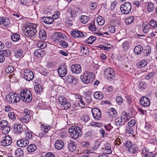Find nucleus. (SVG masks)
<instances>
[{
    "instance_id": "1",
    "label": "nucleus",
    "mask_w": 157,
    "mask_h": 157,
    "mask_svg": "<svg viewBox=\"0 0 157 157\" xmlns=\"http://www.w3.org/2000/svg\"><path fill=\"white\" fill-rule=\"evenodd\" d=\"M37 25L30 23L27 27H25L24 31L25 32V35L29 37H33L37 32L36 28Z\"/></svg>"
},
{
    "instance_id": "2",
    "label": "nucleus",
    "mask_w": 157,
    "mask_h": 157,
    "mask_svg": "<svg viewBox=\"0 0 157 157\" xmlns=\"http://www.w3.org/2000/svg\"><path fill=\"white\" fill-rule=\"evenodd\" d=\"M20 96L22 100L25 102H30L32 99V96L30 91L27 89H24L21 91Z\"/></svg>"
},
{
    "instance_id": "3",
    "label": "nucleus",
    "mask_w": 157,
    "mask_h": 157,
    "mask_svg": "<svg viewBox=\"0 0 157 157\" xmlns=\"http://www.w3.org/2000/svg\"><path fill=\"white\" fill-rule=\"evenodd\" d=\"M94 77V73L93 72L85 71L83 74L81 76L80 78L83 82L88 84L93 81Z\"/></svg>"
},
{
    "instance_id": "4",
    "label": "nucleus",
    "mask_w": 157,
    "mask_h": 157,
    "mask_svg": "<svg viewBox=\"0 0 157 157\" xmlns=\"http://www.w3.org/2000/svg\"><path fill=\"white\" fill-rule=\"evenodd\" d=\"M69 132L71 137L74 139H77L82 135L81 128L78 126L71 127L69 129Z\"/></svg>"
},
{
    "instance_id": "5",
    "label": "nucleus",
    "mask_w": 157,
    "mask_h": 157,
    "mask_svg": "<svg viewBox=\"0 0 157 157\" xmlns=\"http://www.w3.org/2000/svg\"><path fill=\"white\" fill-rule=\"evenodd\" d=\"M6 99L9 103L15 104L19 102L20 98L18 96V94L15 93H10L7 94L6 97Z\"/></svg>"
},
{
    "instance_id": "6",
    "label": "nucleus",
    "mask_w": 157,
    "mask_h": 157,
    "mask_svg": "<svg viewBox=\"0 0 157 157\" xmlns=\"http://www.w3.org/2000/svg\"><path fill=\"white\" fill-rule=\"evenodd\" d=\"M105 75L107 80L109 82L113 81L115 76V71L113 68L109 67L105 70Z\"/></svg>"
},
{
    "instance_id": "7",
    "label": "nucleus",
    "mask_w": 157,
    "mask_h": 157,
    "mask_svg": "<svg viewBox=\"0 0 157 157\" xmlns=\"http://www.w3.org/2000/svg\"><path fill=\"white\" fill-rule=\"evenodd\" d=\"M124 146L128 148V151L131 154L135 153L138 150V148L137 146L133 144L131 141L128 140L124 144Z\"/></svg>"
},
{
    "instance_id": "8",
    "label": "nucleus",
    "mask_w": 157,
    "mask_h": 157,
    "mask_svg": "<svg viewBox=\"0 0 157 157\" xmlns=\"http://www.w3.org/2000/svg\"><path fill=\"white\" fill-rule=\"evenodd\" d=\"M13 128L14 132L17 134L26 131V127L24 125H23L17 123L14 124Z\"/></svg>"
},
{
    "instance_id": "9",
    "label": "nucleus",
    "mask_w": 157,
    "mask_h": 157,
    "mask_svg": "<svg viewBox=\"0 0 157 157\" xmlns=\"http://www.w3.org/2000/svg\"><path fill=\"white\" fill-rule=\"evenodd\" d=\"M120 9L123 14H128L131 11V4L129 2H126L121 5Z\"/></svg>"
},
{
    "instance_id": "10",
    "label": "nucleus",
    "mask_w": 157,
    "mask_h": 157,
    "mask_svg": "<svg viewBox=\"0 0 157 157\" xmlns=\"http://www.w3.org/2000/svg\"><path fill=\"white\" fill-rule=\"evenodd\" d=\"M24 78L27 81H29L34 78V75L33 72L29 69H25L24 71Z\"/></svg>"
},
{
    "instance_id": "11",
    "label": "nucleus",
    "mask_w": 157,
    "mask_h": 157,
    "mask_svg": "<svg viewBox=\"0 0 157 157\" xmlns=\"http://www.w3.org/2000/svg\"><path fill=\"white\" fill-rule=\"evenodd\" d=\"M143 30L145 33H149V35H151V36L154 37L155 35L152 32V29L150 25L148 24L144 23L142 25Z\"/></svg>"
},
{
    "instance_id": "12",
    "label": "nucleus",
    "mask_w": 157,
    "mask_h": 157,
    "mask_svg": "<svg viewBox=\"0 0 157 157\" xmlns=\"http://www.w3.org/2000/svg\"><path fill=\"white\" fill-rule=\"evenodd\" d=\"M92 115L95 120H99L101 117V113L100 110L98 108H94L91 110Z\"/></svg>"
},
{
    "instance_id": "13",
    "label": "nucleus",
    "mask_w": 157,
    "mask_h": 157,
    "mask_svg": "<svg viewBox=\"0 0 157 157\" xmlns=\"http://www.w3.org/2000/svg\"><path fill=\"white\" fill-rule=\"evenodd\" d=\"M12 142L11 137L9 136H6L3 137L1 141V144L3 146H8L10 145Z\"/></svg>"
},
{
    "instance_id": "14",
    "label": "nucleus",
    "mask_w": 157,
    "mask_h": 157,
    "mask_svg": "<svg viewBox=\"0 0 157 157\" xmlns=\"http://www.w3.org/2000/svg\"><path fill=\"white\" fill-rule=\"evenodd\" d=\"M59 103L62 105H63L66 109H69L71 106L70 103L68 102L66 98L63 96H60L58 98Z\"/></svg>"
},
{
    "instance_id": "15",
    "label": "nucleus",
    "mask_w": 157,
    "mask_h": 157,
    "mask_svg": "<svg viewBox=\"0 0 157 157\" xmlns=\"http://www.w3.org/2000/svg\"><path fill=\"white\" fill-rule=\"evenodd\" d=\"M101 151L104 154H110L112 152L110 144L108 143H106L101 149Z\"/></svg>"
},
{
    "instance_id": "16",
    "label": "nucleus",
    "mask_w": 157,
    "mask_h": 157,
    "mask_svg": "<svg viewBox=\"0 0 157 157\" xmlns=\"http://www.w3.org/2000/svg\"><path fill=\"white\" fill-rule=\"evenodd\" d=\"M40 128L43 132L39 133L38 135L39 136H47L46 135L49 130L48 126L46 124H42L40 126Z\"/></svg>"
},
{
    "instance_id": "17",
    "label": "nucleus",
    "mask_w": 157,
    "mask_h": 157,
    "mask_svg": "<svg viewBox=\"0 0 157 157\" xmlns=\"http://www.w3.org/2000/svg\"><path fill=\"white\" fill-rule=\"evenodd\" d=\"M64 36V34H62L61 33L56 32L52 34L51 38L56 42L57 40L59 42L62 39H63V37Z\"/></svg>"
},
{
    "instance_id": "18",
    "label": "nucleus",
    "mask_w": 157,
    "mask_h": 157,
    "mask_svg": "<svg viewBox=\"0 0 157 157\" xmlns=\"http://www.w3.org/2000/svg\"><path fill=\"white\" fill-rule=\"evenodd\" d=\"M71 69L73 73L78 74L82 71L81 67L79 64H73L71 65Z\"/></svg>"
},
{
    "instance_id": "19",
    "label": "nucleus",
    "mask_w": 157,
    "mask_h": 157,
    "mask_svg": "<svg viewBox=\"0 0 157 157\" xmlns=\"http://www.w3.org/2000/svg\"><path fill=\"white\" fill-rule=\"evenodd\" d=\"M140 103L142 106L147 107L150 105V101L147 97H143L140 99Z\"/></svg>"
},
{
    "instance_id": "20",
    "label": "nucleus",
    "mask_w": 157,
    "mask_h": 157,
    "mask_svg": "<svg viewBox=\"0 0 157 157\" xmlns=\"http://www.w3.org/2000/svg\"><path fill=\"white\" fill-rule=\"evenodd\" d=\"M75 97L79 106L82 108H84L86 105L84 101L85 98L78 94L75 95Z\"/></svg>"
},
{
    "instance_id": "21",
    "label": "nucleus",
    "mask_w": 157,
    "mask_h": 157,
    "mask_svg": "<svg viewBox=\"0 0 157 157\" xmlns=\"http://www.w3.org/2000/svg\"><path fill=\"white\" fill-rule=\"evenodd\" d=\"M67 71V67L63 66L59 67L58 70V73L61 77H64L66 75Z\"/></svg>"
},
{
    "instance_id": "22",
    "label": "nucleus",
    "mask_w": 157,
    "mask_h": 157,
    "mask_svg": "<svg viewBox=\"0 0 157 157\" xmlns=\"http://www.w3.org/2000/svg\"><path fill=\"white\" fill-rule=\"evenodd\" d=\"M29 144V141L26 139L23 138L18 140L17 142L18 146L20 147H24L26 146Z\"/></svg>"
},
{
    "instance_id": "23",
    "label": "nucleus",
    "mask_w": 157,
    "mask_h": 157,
    "mask_svg": "<svg viewBox=\"0 0 157 157\" xmlns=\"http://www.w3.org/2000/svg\"><path fill=\"white\" fill-rule=\"evenodd\" d=\"M66 82L69 83H72L73 84H76L78 82L77 79L75 77L70 75L66 77Z\"/></svg>"
},
{
    "instance_id": "24",
    "label": "nucleus",
    "mask_w": 157,
    "mask_h": 157,
    "mask_svg": "<svg viewBox=\"0 0 157 157\" xmlns=\"http://www.w3.org/2000/svg\"><path fill=\"white\" fill-rule=\"evenodd\" d=\"M71 34L75 38L83 37L84 36V34L81 31L77 30L71 31Z\"/></svg>"
},
{
    "instance_id": "25",
    "label": "nucleus",
    "mask_w": 157,
    "mask_h": 157,
    "mask_svg": "<svg viewBox=\"0 0 157 157\" xmlns=\"http://www.w3.org/2000/svg\"><path fill=\"white\" fill-rule=\"evenodd\" d=\"M143 155L145 157H155V155L148 151L147 149L144 147L142 150Z\"/></svg>"
},
{
    "instance_id": "26",
    "label": "nucleus",
    "mask_w": 157,
    "mask_h": 157,
    "mask_svg": "<svg viewBox=\"0 0 157 157\" xmlns=\"http://www.w3.org/2000/svg\"><path fill=\"white\" fill-rule=\"evenodd\" d=\"M34 54L36 57L40 58L44 56L45 54V51L42 49H37L35 50Z\"/></svg>"
},
{
    "instance_id": "27",
    "label": "nucleus",
    "mask_w": 157,
    "mask_h": 157,
    "mask_svg": "<svg viewBox=\"0 0 157 157\" xmlns=\"http://www.w3.org/2000/svg\"><path fill=\"white\" fill-rule=\"evenodd\" d=\"M107 113L109 117L111 118L115 117L117 115V111L113 108L109 109Z\"/></svg>"
},
{
    "instance_id": "28",
    "label": "nucleus",
    "mask_w": 157,
    "mask_h": 157,
    "mask_svg": "<svg viewBox=\"0 0 157 157\" xmlns=\"http://www.w3.org/2000/svg\"><path fill=\"white\" fill-rule=\"evenodd\" d=\"M55 145L56 149L61 150L63 147V143L61 140H57L56 142Z\"/></svg>"
},
{
    "instance_id": "29",
    "label": "nucleus",
    "mask_w": 157,
    "mask_h": 157,
    "mask_svg": "<svg viewBox=\"0 0 157 157\" xmlns=\"http://www.w3.org/2000/svg\"><path fill=\"white\" fill-rule=\"evenodd\" d=\"M14 56L17 58H22L24 56L23 50L20 48L18 49L14 52Z\"/></svg>"
},
{
    "instance_id": "30",
    "label": "nucleus",
    "mask_w": 157,
    "mask_h": 157,
    "mask_svg": "<svg viewBox=\"0 0 157 157\" xmlns=\"http://www.w3.org/2000/svg\"><path fill=\"white\" fill-rule=\"evenodd\" d=\"M143 49L142 47L140 45L136 46L134 48V52L137 55H140L142 53Z\"/></svg>"
},
{
    "instance_id": "31",
    "label": "nucleus",
    "mask_w": 157,
    "mask_h": 157,
    "mask_svg": "<svg viewBox=\"0 0 157 157\" xmlns=\"http://www.w3.org/2000/svg\"><path fill=\"white\" fill-rule=\"evenodd\" d=\"M31 119L30 116L27 115H22V117H20L21 121L22 123H28Z\"/></svg>"
},
{
    "instance_id": "32",
    "label": "nucleus",
    "mask_w": 157,
    "mask_h": 157,
    "mask_svg": "<svg viewBox=\"0 0 157 157\" xmlns=\"http://www.w3.org/2000/svg\"><path fill=\"white\" fill-rule=\"evenodd\" d=\"M47 33L45 30L43 29H41L39 33V36L42 40H45L47 38Z\"/></svg>"
},
{
    "instance_id": "33",
    "label": "nucleus",
    "mask_w": 157,
    "mask_h": 157,
    "mask_svg": "<svg viewBox=\"0 0 157 157\" xmlns=\"http://www.w3.org/2000/svg\"><path fill=\"white\" fill-rule=\"evenodd\" d=\"M151 48L150 46H147L145 47L143 52V55L144 56H147L151 53Z\"/></svg>"
},
{
    "instance_id": "34",
    "label": "nucleus",
    "mask_w": 157,
    "mask_h": 157,
    "mask_svg": "<svg viewBox=\"0 0 157 157\" xmlns=\"http://www.w3.org/2000/svg\"><path fill=\"white\" fill-rule=\"evenodd\" d=\"M15 155L17 157H22L24 156V152L21 148H19L15 151Z\"/></svg>"
},
{
    "instance_id": "35",
    "label": "nucleus",
    "mask_w": 157,
    "mask_h": 157,
    "mask_svg": "<svg viewBox=\"0 0 157 157\" xmlns=\"http://www.w3.org/2000/svg\"><path fill=\"white\" fill-rule=\"evenodd\" d=\"M11 38L12 40L14 42H17L20 39V36L19 34L17 33H13L12 34Z\"/></svg>"
},
{
    "instance_id": "36",
    "label": "nucleus",
    "mask_w": 157,
    "mask_h": 157,
    "mask_svg": "<svg viewBox=\"0 0 157 157\" xmlns=\"http://www.w3.org/2000/svg\"><path fill=\"white\" fill-rule=\"evenodd\" d=\"M129 47V43L128 41H127L124 42L121 45V47L123 50L126 51L128 50Z\"/></svg>"
},
{
    "instance_id": "37",
    "label": "nucleus",
    "mask_w": 157,
    "mask_h": 157,
    "mask_svg": "<svg viewBox=\"0 0 157 157\" xmlns=\"http://www.w3.org/2000/svg\"><path fill=\"white\" fill-rule=\"evenodd\" d=\"M34 89L35 92L38 94H40L43 91V88L41 86L40 84L36 85Z\"/></svg>"
},
{
    "instance_id": "38",
    "label": "nucleus",
    "mask_w": 157,
    "mask_h": 157,
    "mask_svg": "<svg viewBox=\"0 0 157 157\" xmlns=\"http://www.w3.org/2000/svg\"><path fill=\"white\" fill-rule=\"evenodd\" d=\"M94 97L97 99L100 100L102 98L103 96L101 92L96 91L94 93Z\"/></svg>"
},
{
    "instance_id": "39",
    "label": "nucleus",
    "mask_w": 157,
    "mask_h": 157,
    "mask_svg": "<svg viewBox=\"0 0 157 157\" xmlns=\"http://www.w3.org/2000/svg\"><path fill=\"white\" fill-rule=\"evenodd\" d=\"M147 62L145 60H141L140 62L137 63L136 64L137 67L139 68H142L147 65Z\"/></svg>"
},
{
    "instance_id": "40",
    "label": "nucleus",
    "mask_w": 157,
    "mask_h": 157,
    "mask_svg": "<svg viewBox=\"0 0 157 157\" xmlns=\"http://www.w3.org/2000/svg\"><path fill=\"white\" fill-rule=\"evenodd\" d=\"M96 21L98 24L100 25H102L105 22L104 18L101 16H99L97 18Z\"/></svg>"
},
{
    "instance_id": "41",
    "label": "nucleus",
    "mask_w": 157,
    "mask_h": 157,
    "mask_svg": "<svg viewBox=\"0 0 157 157\" xmlns=\"http://www.w3.org/2000/svg\"><path fill=\"white\" fill-rule=\"evenodd\" d=\"M68 147L69 149L71 151H74L76 149V147L75 144V143L70 142L68 145Z\"/></svg>"
},
{
    "instance_id": "42",
    "label": "nucleus",
    "mask_w": 157,
    "mask_h": 157,
    "mask_svg": "<svg viewBox=\"0 0 157 157\" xmlns=\"http://www.w3.org/2000/svg\"><path fill=\"white\" fill-rule=\"evenodd\" d=\"M27 150L29 152H33L36 149V146L34 144H31L27 147Z\"/></svg>"
},
{
    "instance_id": "43",
    "label": "nucleus",
    "mask_w": 157,
    "mask_h": 157,
    "mask_svg": "<svg viewBox=\"0 0 157 157\" xmlns=\"http://www.w3.org/2000/svg\"><path fill=\"white\" fill-rule=\"evenodd\" d=\"M38 47L41 48L40 49L45 48L47 46V43L46 42L43 41L39 42L37 44Z\"/></svg>"
},
{
    "instance_id": "44",
    "label": "nucleus",
    "mask_w": 157,
    "mask_h": 157,
    "mask_svg": "<svg viewBox=\"0 0 157 157\" xmlns=\"http://www.w3.org/2000/svg\"><path fill=\"white\" fill-rule=\"evenodd\" d=\"M123 120L122 118L119 117L117 118L115 120V124L117 126H120L121 125L124 124H123Z\"/></svg>"
},
{
    "instance_id": "45",
    "label": "nucleus",
    "mask_w": 157,
    "mask_h": 157,
    "mask_svg": "<svg viewBox=\"0 0 157 157\" xmlns=\"http://www.w3.org/2000/svg\"><path fill=\"white\" fill-rule=\"evenodd\" d=\"M94 21H92L88 27V29L89 30L92 31H95L96 30V28L95 24Z\"/></svg>"
},
{
    "instance_id": "46",
    "label": "nucleus",
    "mask_w": 157,
    "mask_h": 157,
    "mask_svg": "<svg viewBox=\"0 0 157 157\" xmlns=\"http://www.w3.org/2000/svg\"><path fill=\"white\" fill-rule=\"evenodd\" d=\"M111 24L115 27H118L120 25L119 21L116 19H113L110 21Z\"/></svg>"
},
{
    "instance_id": "47",
    "label": "nucleus",
    "mask_w": 157,
    "mask_h": 157,
    "mask_svg": "<svg viewBox=\"0 0 157 157\" xmlns=\"http://www.w3.org/2000/svg\"><path fill=\"white\" fill-rule=\"evenodd\" d=\"M10 19L8 17H6L4 19L2 24L5 27H8L10 25Z\"/></svg>"
},
{
    "instance_id": "48",
    "label": "nucleus",
    "mask_w": 157,
    "mask_h": 157,
    "mask_svg": "<svg viewBox=\"0 0 157 157\" xmlns=\"http://www.w3.org/2000/svg\"><path fill=\"white\" fill-rule=\"evenodd\" d=\"M96 39V38L94 36H91L88 38L86 41V43L88 44H90L93 43Z\"/></svg>"
},
{
    "instance_id": "49",
    "label": "nucleus",
    "mask_w": 157,
    "mask_h": 157,
    "mask_svg": "<svg viewBox=\"0 0 157 157\" xmlns=\"http://www.w3.org/2000/svg\"><path fill=\"white\" fill-rule=\"evenodd\" d=\"M80 20L81 22L83 24H86L89 20L88 17L85 15L82 16L80 18Z\"/></svg>"
},
{
    "instance_id": "50",
    "label": "nucleus",
    "mask_w": 157,
    "mask_h": 157,
    "mask_svg": "<svg viewBox=\"0 0 157 157\" xmlns=\"http://www.w3.org/2000/svg\"><path fill=\"white\" fill-rule=\"evenodd\" d=\"M155 6L153 3H148L147 5V11L149 12H152L155 8Z\"/></svg>"
},
{
    "instance_id": "51",
    "label": "nucleus",
    "mask_w": 157,
    "mask_h": 157,
    "mask_svg": "<svg viewBox=\"0 0 157 157\" xmlns=\"http://www.w3.org/2000/svg\"><path fill=\"white\" fill-rule=\"evenodd\" d=\"M2 54L3 56L8 57L10 56L11 54L10 51L9 50H2Z\"/></svg>"
},
{
    "instance_id": "52",
    "label": "nucleus",
    "mask_w": 157,
    "mask_h": 157,
    "mask_svg": "<svg viewBox=\"0 0 157 157\" xmlns=\"http://www.w3.org/2000/svg\"><path fill=\"white\" fill-rule=\"evenodd\" d=\"M134 20V18L132 16L128 17L125 20L126 24L128 25L132 23Z\"/></svg>"
},
{
    "instance_id": "53",
    "label": "nucleus",
    "mask_w": 157,
    "mask_h": 157,
    "mask_svg": "<svg viewBox=\"0 0 157 157\" xmlns=\"http://www.w3.org/2000/svg\"><path fill=\"white\" fill-rule=\"evenodd\" d=\"M81 52L83 54H86L88 51V48L85 45H82L81 46Z\"/></svg>"
},
{
    "instance_id": "54",
    "label": "nucleus",
    "mask_w": 157,
    "mask_h": 157,
    "mask_svg": "<svg viewBox=\"0 0 157 157\" xmlns=\"http://www.w3.org/2000/svg\"><path fill=\"white\" fill-rule=\"evenodd\" d=\"M122 119L123 120V124H124V122H126L128 121L129 119L128 118L127 113L126 112H124L122 114Z\"/></svg>"
},
{
    "instance_id": "55",
    "label": "nucleus",
    "mask_w": 157,
    "mask_h": 157,
    "mask_svg": "<svg viewBox=\"0 0 157 157\" xmlns=\"http://www.w3.org/2000/svg\"><path fill=\"white\" fill-rule=\"evenodd\" d=\"M122 141V139L121 137H118L115 141V145L117 147L120 145Z\"/></svg>"
},
{
    "instance_id": "56",
    "label": "nucleus",
    "mask_w": 157,
    "mask_h": 157,
    "mask_svg": "<svg viewBox=\"0 0 157 157\" xmlns=\"http://www.w3.org/2000/svg\"><path fill=\"white\" fill-rule=\"evenodd\" d=\"M126 133L131 135H132L134 133V131L132 128V127L127 126L126 129Z\"/></svg>"
},
{
    "instance_id": "57",
    "label": "nucleus",
    "mask_w": 157,
    "mask_h": 157,
    "mask_svg": "<svg viewBox=\"0 0 157 157\" xmlns=\"http://www.w3.org/2000/svg\"><path fill=\"white\" fill-rule=\"evenodd\" d=\"M90 118L88 114H84L82 115L81 120L85 123L87 122L89 120Z\"/></svg>"
},
{
    "instance_id": "58",
    "label": "nucleus",
    "mask_w": 157,
    "mask_h": 157,
    "mask_svg": "<svg viewBox=\"0 0 157 157\" xmlns=\"http://www.w3.org/2000/svg\"><path fill=\"white\" fill-rule=\"evenodd\" d=\"M101 142L99 141H96L95 142V146L92 148L93 151H95L98 149L99 148L100 145L101 144Z\"/></svg>"
},
{
    "instance_id": "59",
    "label": "nucleus",
    "mask_w": 157,
    "mask_h": 157,
    "mask_svg": "<svg viewBox=\"0 0 157 157\" xmlns=\"http://www.w3.org/2000/svg\"><path fill=\"white\" fill-rule=\"evenodd\" d=\"M149 25L153 28H155L157 27V22L154 20L152 19L149 22Z\"/></svg>"
},
{
    "instance_id": "60",
    "label": "nucleus",
    "mask_w": 157,
    "mask_h": 157,
    "mask_svg": "<svg viewBox=\"0 0 157 157\" xmlns=\"http://www.w3.org/2000/svg\"><path fill=\"white\" fill-rule=\"evenodd\" d=\"M14 68L12 66H9L5 69V71L7 73H10L13 72Z\"/></svg>"
},
{
    "instance_id": "61",
    "label": "nucleus",
    "mask_w": 157,
    "mask_h": 157,
    "mask_svg": "<svg viewBox=\"0 0 157 157\" xmlns=\"http://www.w3.org/2000/svg\"><path fill=\"white\" fill-rule=\"evenodd\" d=\"M25 133L26 137L29 139H32L33 137V136L32 133L28 131L27 129H26V131L24 132Z\"/></svg>"
},
{
    "instance_id": "62",
    "label": "nucleus",
    "mask_w": 157,
    "mask_h": 157,
    "mask_svg": "<svg viewBox=\"0 0 157 157\" xmlns=\"http://www.w3.org/2000/svg\"><path fill=\"white\" fill-rule=\"evenodd\" d=\"M8 122L6 121L2 120L0 122V127L4 128L8 126Z\"/></svg>"
},
{
    "instance_id": "63",
    "label": "nucleus",
    "mask_w": 157,
    "mask_h": 157,
    "mask_svg": "<svg viewBox=\"0 0 157 157\" xmlns=\"http://www.w3.org/2000/svg\"><path fill=\"white\" fill-rule=\"evenodd\" d=\"M8 116L9 118L12 120H14L16 118V115H15L13 112H10L8 114Z\"/></svg>"
},
{
    "instance_id": "64",
    "label": "nucleus",
    "mask_w": 157,
    "mask_h": 157,
    "mask_svg": "<svg viewBox=\"0 0 157 157\" xmlns=\"http://www.w3.org/2000/svg\"><path fill=\"white\" fill-rule=\"evenodd\" d=\"M81 145L85 148H87L88 147H89L90 144L88 141H83L81 143Z\"/></svg>"
}]
</instances>
